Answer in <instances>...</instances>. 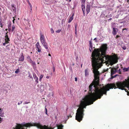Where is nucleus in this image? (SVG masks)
Wrapping results in <instances>:
<instances>
[{
  "instance_id": "obj_19",
  "label": "nucleus",
  "mask_w": 129,
  "mask_h": 129,
  "mask_svg": "<svg viewBox=\"0 0 129 129\" xmlns=\"http://www.w3.org/2000/svg\"><path fill=\"white\" fill-rule=\"evenodd\" d=\"M73 114V113L72 112V111H71L70 112V115H68V116H67V117H68V118L67 119V120L69 117H72V115Z\"/></svg>"
},
{
  "instance_id": "obj_31",
  "label": "nucleus",
  "mask_w": 129,
  "mask_h": 129,
  "mask_svg": "<svg viewBox=\"0 0 129 129\" xmlns=\"http://www.w3.org/2000/svg\"><path fill=\"white\" fill-rule=\"evenodd\" d=\"M46 106H45V113L47 115V110L46 108Z\"/></svg>"
},
{
  "instance_id": "obj_27",
  "label": "nucleus",
  "mask_w": 129,
  "mask_h": 129,
  "mask_svg": "<svg viewBox=\"0 0 129 129\" xmlns=\"http://www.w3.org/2000/svg\"><path fill=\"white\" fill-rule=\"evenodd\" d=\"M121 47L122 49L124 50H125L126 49V47L125 46H121Z\"/></svg>"
},
{
  "instance_id": "obj_40",
  "label": "nucleus",
  "mask_w": 129,
  "mask_h": 129,
  "mask_svg": "<svg viewBox=\"0 0 129 129\" xmlns=\"http://www.w3.org/2000/svg\"><path fill=\"white\" fill-rule=\"evenodd\" d=\"M77 25H75V30H77Z\"/></svg>"
},
{
  "instance_id": "obj_12",
  "label": "nucleus",
  "mask_w": 129,
  "mask_h": 129,
  "mask_svg": "<svg viewBox=\"0 0 129 129\" xmlns=\"http://www.w3.org/2000/svg\"><path fill=\"white\" fill-rule=\"evenodd\" d=\"M85 4H82L81 7L82 11L83 12L84 15H85Z\"/></svg>"
},
{
  "instance_id": "obj_53",
  "label": "nucleus",
  "mask_w": 129,
  "mask_h": 129,
  "mask_svg": "<svg viewBox=\"0 0 129 129\" xmlns=\"http://www.w3.org/2000/svg\"><path fill=\"white\" fill-rule=\"evenodd\" d=\"M111 19H112V18H110V19H109V20H111Z\"/></svg>"
},
{
  "instance_id": "obj_43",
  "label": "nucleus",
  "mask_w": 129,
  "mask_h": 129,
  "mask_svg": "<svg viewBox=\"0 0 129 129\" xmlns=\"http://www.w3.org/2000/svg\"><path fill=\"white\" fill-rule=\"evenodd\" d=\"M120 69H119V70L118 71V72L119 74H120V73H121V72H120Z\"/></svg>"
},
{
  "instance_id": "obj_13",
  "label": "nucleus",
  "mask_w": 129,
  "mask_h": 129,
  "mask_svg": "<svg viewBox=\"0 0 129 129\" xmlns=\"http://www.w3.org/2000/svg\"><path fill=\"white\" fill-rule=\"evenodd\" d=\"M90 5H88L86 8V11L87 12V13L88 14L90 11Z\"/></svg>"
},
{
  "instance_id": "obj_18",
  "label": "nucleus",
  "mask_w": 129,
  "mask_h": 129,
  "mask_svg": "<svg viewBox=\"0 0 129 129\" xmlns=\"http://www.w3.org/2000/svg\"><path fill=\"white\" fill-rule=\"evenodd\" d=\"M123 70L124 72H128L129 71V67L127 68H124L123 69Z\"/></svg>"
},
{
  "instance_id": "obj_30",
  "label": "nucleus",
  "mask_w": 129,
  "mask_h": 129,
  "mask_svg": "<svg viewBox=\"0 0 129 129\" xmlns=\"http://www.w3.org/2000/svg\"><path fill=\"white\" fill-rule=\"evenodd\" d=\"M19 72V70L18 69H17L15 71V73H17Z\"/></svg>"
},
{
  "instance_id": "obj_46",
  "label": "nucleus",
  "mask_w": 129,
  "mask_h": 129,
  "mask_svg": "<svg viewBox=\"0 0 129 129\" xmlns=\"http://www.w3.org/2000/svg\"><path fill=\"white\" fill-rule=\"evenodd\" d=\"M75 34H77V30H75Z\"/></svg>"
},
{
  "instance_id": "obj_52",
  "label": "nucleus",
  "mask_w": 129,
  "mask_h": 129,
  "mask_svg": "<svg viewBox=\"0 0 129 129\" xmlns=\"http://www.w3.org/2000/svg\"><path fill=\"white\" fill-rule=\"evenodd\" d=\"M48 56H51V54H49Z\"/></svg>"
},
{
  "instance_id": "obj_15",
  "label": "nucleus",
  "mask_w": 129,
  "mask_h": 129,
  "mask_svg": "<svg viewBox=\"0 0 129 129\" xmlns=\"http://www.w3.org/2000/svg\"><path fill=\"white\" fill-rule=\"evenodd\" d=\"M56 125L57 129H62V128L63 127V126L62 124L59 125L57 124Z\"/></svg>"
},
{
  "instance_id": "obj_37",
  "label": "nucleus",
  "mask_w": 129,
  "mask_h": 129,
  "mask_svg": "<svg viewBox=\"0 0 129 129\" xmlns=\"http://www.w3.org/2000/svg\"><path fill=\"white\" fill-rule=\"evenodd\" d=\"M15 17H13V23H14V20H15V19H14V18H15Z\"/></svg>"
},
{
  "instance_id": "obj_42",
  "label": "nucleus",
  "mask_w": 129,
  "mask_h": 129,
  "mask_svg": "<svg viewBox=\"0 0 129 129\" xmlns=\"http://www.w3.org/2000/svg\"><path fill=\"white\" fill-rule=\"evenodd\" d=\"M75 81H77V77L75 78Z\"/></svg>"
},
{
  "instance_id": "obj_20",
  "label": "nucleus",
  "mask_w": 129,
  "mask_h": 129,
  "mask_svg": "<svg viewBox=\"0 0 129 129\" xmlns=\"http://www.w3.org/2000/svg\"><path fill=\"white\" fill-rule=\"evenodd\" d=\"M88 75V69H86L85 70V75L87 76Z\"/></svg>"
},
{
  "instance_id": "obj_25",
  "label": "nucleus",
  "mask_w": 129,
  "mask_h": 129,
  "mask_svg": "<svg viewBox=\"0 0 129 129\" xmlns=\"http://www.w3.org/2000/svg\"><path fill=\"white\" fill-rule=\"evenodd\" d=\"M86 0H81V4H85Z\"/></svg>"
},
{
  "instance_id": "obj_44",
  "label": "nucleus",
  "mask_w": 129,
  "mask_h": 129,
  "mask_svg": "<svg viewBox=\"0 0 129 129\" xmlns=\"http://www.w3.org/2000/svg\"><path fill=\"white\" fill-rule=\"evenodd\" d=\"M127 30V29H126V28H125L123 29H122V31H123V30Z\"/></svg>"
},
{
  "instance_id": "obj_6",
  "label": "nucleus",
  "mask_w": 129,
  "mask_h": 129,
  "mask_svg": "<svg viewBox=\"0 0 129 129\" xmlns=\"http://www.w3.org/2000/svg\"><path fill=\"white\" fill-rule=\"evenodd\" d=\"M116 72V70L115 68H112L111 70V77L110 79H112L113 78L115 77L116 76L118 75H115L114 76H112V75L113 74H115Z\"/></svg>"
},
{
  "instance_id": "obj_38",
  "label": "nucleus",
  "mask_w": 129,
  "mask_h": 129,
  "mask_svg": "<svg viewBox=\"0 0 129 129\" xmlns=\"http://www.w3.org/2000/svg\"><path fill=\"white\" fill-rule=\"evenodd\" d=\"M3 121L2 118L0 117V123L1 122Z\"/></svg>"
},
{
  "instance_id": "obj_35",
  "label": "nucleus",
  "mask_w": 129,
  "mask_h": 129,
  "mask_svg": "<svg viewBox=\"0 0 129 129\" xmlns=\"http://www.w3.org/2000/svg\"><path fill=\"white\" fill-rule=\"evenodd\" d=\"M29 103V102H26V101H25L24 103V104H28Z\"/></svg>"
},
{
  "instance_id": "obj_2",
  "label": "nucleus",
  "mask_w": 129,
  "mask_h": 129,
  "mask_svg": "<svg viewBox=\"0 0 129 129\" xmlns=\"http://www.w3.org/2000/svg\"><path fill=\"white\" fill-rule=\"evenodd\" d=\"M116 85L119 89L124 90L127 92V94L129 95V77L122 82L116 83Z\"/></svg>"
},
{
  "instance_id": "obj_41",
  "label": "nucleus",
  "mask_w": 129,
  "mask_h": 129,
  "mask_svg": "<svg viewBox=\"0 0 129 129\" xmlns=\"http://www.w3.org/2000/svg\"><path fill=\"white\" fill-rule=\"evenodd\" d=\"M108 70V69H104V72H106V71H107V70Z\"/></svg>"
},
{
  "instance_id": "obj_26",
  "label": "nucleus",
  "mask_w": 129,
  "mask_h": 129,
  "mask_svg": "<svg viewBox=\"0 0 129 129\" xmlns=\"http://www.w3.org/2000/svg\"><path fill=\"white\" fill-rule=\"evenodd\" d=\"M15 27L14 25H13L12 26V31H13L15 29Z\"/></svg>"
},
{
  "instance_id": "obj_32",
  "label": "nucleus",
  "mask_w": 129,
  "mask_h": 129,
  "mask_svg": "<svg viewBox=\"0 0 129 129\" xmlns=\"http://www.w3.org/2000/svg\"><path fill=\"white\" fill-rule=\"evenodd\" d=\"M51 33H54V31L53 29H52V28H51Z\"/></svg>"
},
{
  "instance_id": "obj_49",
  "label": "nucleus",
  "mask_w": 129,
  "mask_h": 129,
  "mask_svg": "<svg viewBox=\"0 0 129 129\" xmlns=\"http://www.w3.org/2000/svg\"><path fill=\"white\" fill-rule=\"evenodd\" d=\"M29 77H30V78L33 79V77L32 76H29Z\"/></svg>"
},
{
  "instance_id": "obj_14",
  "label": "nucleus",
  "mask_w": 129,
  "mask_h": 129,
  "mask_svg": "<svg viewBox=\"0 0 129 129\" xmlns=\"http://www.w3.org/2000/svg\"><path fill=\"white\" fill-rule=\"evenodd\" d=\"M113 33L114 35H115L116 34L117 32L118 31V29L117 28H115L114 27L113 28Z\"/></svg>"
},
{
  "instance_id": "obj_28",
  "label": "nucleus",
  "mask_w": 129,
  "mask_h": 129,
  "mask_svg": "<svg viewBox=\"0 0 129 129\" xmlns=\"http://www.w3.org/2000/svg\"><path fill=\"white\" fill-rule=\"evenodd\" d=\"M11 6H12V7L13 10L15 9L16 8H15V6L14 5H12Z\"/></svg>"
},
{
  "instance_id": "obj_8",
  "label": "nucleus",
  "mask_w": 129,
  "mask_h": 129,
  "mask_svg": "<svg viewBox=\"0 0 129 129\" xmlns=\"http://www.w3.org/2000/svg\"><path fill=\"white\" fill-rule=\"evenodd\" d=\"M5 38V43H3V45L4 46H5L6 44L8 43L9 41L10 40L9 38H8V36L7 35H6Z\"/></svg>"
},
{
  "instance_id": "obj_47",
  "label": "nucleus",
  "mask_w": 129,
  "mask_h": 129,
  "mask_svg": "<svg viewBox=\"0 0 129 129\" xmlns=\"http://www.w3.org/2000/svg\"><path fill=\"white\" fill-rule=\"evenodd\" d=\"M27 25H28V26L29 27H30V23H27Z\"/></svg>"
},
{
  "instance_id": "obj_11",
  "label": "nucleus",
  "mask_w": 129,
  "mask_h": 129,
  "mask_svg": "<svg viewBox=\"0 0 129 129\" xmlns=\"http://www.w3.org/2000/svg\"><path fill=\"white\" fill-rule=\"evenodd\" d=\"M21 55L19 58L18 61H23L24 60V56L23 55V53H22Z\"/></svg>"
},
{
  "instance_id": "obj_39",
  "label": "nucleus",
  "mask_w": 129,
  "mask_h": 129,
  "mask_svg": "<svg viewBox=\"0 0 129 129\" xmlns=\"http://www.w3.org/2000/svg\"><path fill=\"white\" fill-rule=\"evenodd\" d=\"M22 101H21L20 102V103L19 102L18 103V105H19L20 104H21L22 103Z\"/></svg>"
},
{
  "instance_id": "obj_55",
  "label": "nucleus",
  "mask_w": 129,
  "mask_h": 129,
  "mask_svg": "<svg viewBox=\"0 0 129 129\" xmlns=\"http://www.w3.org/2000/svg\"><path fill=\"white\" fill-rule=\"evenodd\" d=\"M82 64H81V67H82Z\"/></svg>"
},
{
  "instance_id": "obj_22",
  "label": "nucleus",
  "mask_w": 129,
  "mask_h": 129,
  "mask_svg": "<svg viewBox=\"0 0 129 129\" xmlns=\"http://www.w3.org/2000/svg\"><path fill=\"white\" fill-rule=\"evenodd\" d=\"M92 39H91V40L89 41V47L92 46Z\"/></svg>"
},
{
  "instance_id": "obj_48",
  "label": "nucleus",
  "mask_w": 129,
  "mask_h": 129,
  "mask_svg": "<svg viewBox=\"0 0 129 129\" xmlns=\"http://www.w3.org/2000/svg\"><path fill=\"white\" fill-rule=\"evenodd\" d=\"M70 25H69V24H68V28H69V27H70Z\"/></svg>"
},
{
  "instance_id": "obj_3",
  "label": "nucleus",
  "mask_w": 129,
  "mask_h": 129,
  "mask_svg": "<svg viewBox=\"0 0 129 129\" xmlns=\"http://www.w3.org/2000/svg\"><path fill=\"white\" fill-rule=\"evenodd\" d=\"M40 40L42 44L46 49H47L48 47L47 44L46 42L44 36L42 33H40Z\"/></svg>"
},
{
  "instance_id": "obj_7",
  "label": "nucleus",
  "mask_w": 129,
  "mask_h": 129,
  "mask_svg": "<svg viewBox=\"0 0 129 129\" xmlns=\"http://www.w3.org/2000/svg\"><path fill=\"white\" fill-rule=\"evenodd\" d=\"M48 87V84L45 83H43L41 85V88L43 90H44L47 88Z\"/></svg>"
},
{
  "instance_id": "obj_17",
  "label": "nucleus",
  "mask_w": 129,
  "mask_h": 129,
  "mask_svg": "<svg viewBox=\"0 0 129 129\" xmlns=\"http://www.w3.org/2000/svg\"><path fill=\"white\" fill-rule=\"evenodd\" d=\"M74 16V14H73L72 16L70 18L69 20L68 21V22L70 23L71 22V21L73 20V16Z\"/></svg>"
},
{
  "instance_id": "obj_45",
  "label": "nucleus",
  "mask_w": 129,
  "mask_h": 129,
  "mask_svg": "<svg viewBox=\"0 0 129 129\" xmlns=\"http://www.w3.org/2000/svg\"><path fill=\"white\" fill-rule=\"evenodd\" d=\"M50 77L49 76H47L46 77V78L47 79H49Z\"/></svg>"
},
{
  "instance_id": "obj_34",
  "label": "nucleus",
  "mask_w": 129,
  "mask_h": 129,
  "mask_svg": "<svg viewBox=\"0 0 129 129\" xmlns=\"http://www.w3.org/2000/svg\"><path fill=\"white\" fill-rule=\"evenodd\" d=\"M0 25L1 27H2L3 26V25L1 21H0Z\"/></svg>"
},
{
  "instance_id": "obj_54",
  "label": "nucleus",
  "mask_w": 129,
  "mask_h": 129,
  "mask_svg": "<svg viewBox=\"0 0 129 129\" xmlns=\"http://www.w3.org/2000/svg\"><path fill=\"white\" fill-rule=\"evenodd\" d=\"M78 57H76V59H78Z\"/></svg>"
},
{
  "instance_id": "obj_21",
  "label": "nucleus",
  "mask_w": 129,
  "mask_h": 129,
  "mask_svg": "<svg viewBox=\"0 0 129 129\" xmlns=\"http://www.w3.org/2000/svg\"><path fill=\"white\" fill-rule=\"evenodd\" d=\"M48 88L49 89L52 88V86L51 84L49 83H48Z\"/></svg>"
},
{
  "instance_id": "obj_29",
  "label": "nucleus",
  "mask_w": 129,
  "mask_h": 129,
  "mask_svg": "<svg viewBox=\"0 0 129 129\" xmlns=\"http://www.w3.org/2000/svg\"><path fill=\"white\" fill-rule=\"evenodd\" d=\"M28 4H29V5L30 7L31 8V9H30L31 10H32V6H31V5L30 4V2H29V1L28 2Z\"/></svg>"
},
{
  "instance_id": "obj_4",
  "label": "nucleus",
  "mask_w": 129,
  "mask_h": 129,
  "mask_svg": "<svg viewBox=\"0 0 129 129\" xmlns=\"http://www.w3.org/2000/svg\"><path fill=\"white\" fill-rule=\"evenodd\" d=\"M40 40L42 44L46 49H47L48 47L47 44L46 42L44 36L42 33H40Z\"/></svg>"
},
{
  "instance_id": "obj_16",
  "label": "nucleus",
  "mask_w": 129,
  "mask_h": 129,
  "mask_svg": "<svg viewBox=\"0 0 129 129\" xmlns=\"http://www.w3.org/2000/svg\"><path fill=\"white\" fill-rule=\"evenodd\" d=\"M4 116V113L2 112V110L1 109H0V116L3 117Z\"/></svg>"
},
{
  "instance_id": "obj_51",
  "label": "nucleus",
  "mask_w": 129,
  "mask_h": 129,
  "mask_svg": "<svg viewBox=\"0 0 129 129\" xmlns=\"http://www.w3.org/2000/svg\"><path fill=\"white\" fill-rule=\"evenodd\" d=\"M53 69L54 71H55V69H54V67H53Z\"/></svg>"
},
{
  "instance_id": "obj_1",
  "label": "nucleus",
  "mask_w": 129,
  "mask_h": 129,
  "mask_svg": "<svg viewBox=\"0 0 129 129\" xmlns=\"http://www.w3.org/2000/svg\"><path fill=\"white\" fill-rule=\"evenodd\" d=\"M90 51L93 52L91 55V62L93 72L94 74V79L89 86V94L83 98H100L103 94H106L107 91L110 89L115 88V84H108L102 88L100 87L99 85V73L98 69L105 63L107 66L109 64L112 65L118 61V58L115 55L112 56L106 55L107 49V45L103 44L100 49H96L93 46L89 47Z\"/></svg>"
},
{
  "instance_id": "obj_9",
  "label": "nucleus",
  "mask_w": 129,
  "mask_h": 129,
  "mask_svg": "<svg viewBox=\"0 0 129 129\" xmlns=\"http://www.w3.org/2000/svg\"><path fill=\"white\" fill-rule=\"evenodd\" d=\"M36 46L37 47V48L38 49V51L39 52H40L41 51V46L39 45V43L38 42H37L36 44Z\"/></svg>"
},
{
  "instance_id": "obj_10",
  "label": "nucleus",
  "mask_w": 129,
  "mask_h": 129,
  "mask_svg": "<svg viewBox=\"0 0 129 129\" xmlns=\"http://www.w3.org/2000/svg\"><path fill=\"white\" fill-rule=\"evenodd\" d=\"M33 76L34 79L35 80V82L37 84L38 83V78L37 76L34 73L33 74Z\"/></svg>"
},
{
  "instance_id": "obj_50",
  "label": "nucleus",
  "mask_w": 129,
  "mask_h": 129,
  "mask_svg": "<svg viewBox=\"0 0 129 129\" xmlns=\"http://www.w3.org/2000/svg\"><path fill=\"white\" fill-rule=\"evenodd\" d=\"M119 37V36H118V35H117V36H116V38H118Z\"/></svg>"
},
{
  "instance_id": "obj_33",
  "label": "nucleus",
  "mask_w": 129,
  "mask_h": 129,
  "mask_svg": "<svg viewBox=\"0 0 129 129\" xmlns=\"http://www.w3.org/2000/svg\"><path fill=\"white\" fill-rule=\"evenodd\" d=\"M61 31V30L59 29L57 30H56V32L57 33H59V32H60Z\"/></svg>"
},
{
  "instance_id": "obj_36",
  "label": "nucleus",
  "mask_w": 129,
  "mask_h": 129,
  "mask_svg": "<svg viewBox=\"0 0 129 129\" xmlns=\"http://www.w3.org/2000/svg\"><path fill=\"white\" fill-rule=\"evenodd\" d=\"M93 40L94 41H95L96 42H98V41L97 40H96V38H95L94 39H93Z\"/></svg>"
},
{
  "instance_id": "obj_5",
  "label": "nucleus",
  "mask_w": 129,
  "mask_h": 129,
  "mask_svg": "<svg viewBox=\"0 0 129 129\" xmlns=\"http://www.w3.org/2000/svg\"><path fill=\"white\" fill-rule=\"evenodd\" d=\"M40 40L42 44L46 49H47L48 47L47 44L46 42L44 36L42 33H40Z\"/></svg>"
},
{
  "instance_id": "obj_24",
  "label": "nucleus",
  "mask_w": 129,
  "mask_h": 129,
  "mask_svg": "<svg viewBox=\"0 0 129 129\" xmlns=\"http://www.w3.org/2000/svg\"><path fill=\"white\" fill-rule=\"evenodd\" d=\"M44 75H41L39 77V80L40 81H41L42 78L43 77Z\"/></svg>"
},
{
  "instance_id": "obj_23",
  "label": "nucleus",
  "mask_w": 129,
  "mask_h": 129,
  "mask_svg": "<svg viewBox=\"0 0 129 129\" xmlns=\"http://www.w3.org/2000/svg\"><path fill=\"white\" fill-rule=\"evenodd\" d=\"M24 20L25 22L26 23V24H27V23H29V21L28 20H26L25 19H24Z\"/></svg>"
}]
</instances>
